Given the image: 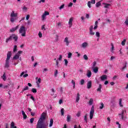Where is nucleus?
<instances>
[{
	"mask_svg": "<svg viewBox=\"0 0 128 128\" xmlns=\"http://www.w3.org/2000/svg\"><path fill=\"white\" fill-rule=\"evenodd\" d=\"M18 48V46H16V45H15L14 46V50H13V52H16V48Z\"/></svg>",
	"mask_w": 128,
	"mask_h": 128,
	"instance_id": "46",
	"label": "nucleus"
},
{
	"mask_svg": "<svg viewBox=\"0 0 128 128\" xmlns=\"http://www.w3.org/2000/svg\"><path fill=\"white\" fill-rule=\"evenodd\" d=\"M73 20H74V18L72 17L70 18L69 22H68L69 28H72V26Z\"/></svg>",
	"mask_w": 128,
	"mask_h": 128,
	"instance_id": "8",
	"label": "nucleus"
},
{
	"mask_svg": "<svg viewBox=\"0 0 128 128\" xmlns=\"http://www.w3.org/2000/svg\"><path fill=\"white\" fill-rule=\"evenodd\" d=\"M58 70H56L54 74V76L55 77L58 76Z\"/></svg>",
	"mask_w": 128,
	"mask_h": 128,
	"instance_id": "42",
	"label": "nucleus"
},
{
	"mask_svg": "<svg viewBox=\"0 0 128 128\" xmlns=\"http://www.w3.org/2000/svg\"><path fill=\"white\" fill-rule=\"evenodd\" d=\"M52 124H54V119L51 118L50 120V124L49 126L50 128H52Z\"/></svg>",
	"mask_w": 128,
	"mask_h": 128,
	"instance_id": "22",
	"label": "nucleus"
},
{
	"mask_svg": "<svg viewBox=\"0 0 128 128\" xmlns=\"http://www.w3.org/2000/svg\"><path fill=\"white\" fill-rule=\"evenodd\" d=\"M96 61H94V62H93L92 68H96Z\"/></svg>",
	"mask_w": 128,
	"mask_h": 128,
	"instance_id": "47",
	"label": "nucleus"
},
{
	"mask_svg": "<svg viewBox=\"0 0 128 128\" xmlns=\"http://www.w3.org/2000/svg\"><path fill=\"white\" fill-rule=\"evenodd\" d=\"M38 36H39V38H42V32H39Z\"/></svg>",
	"mask_w": 128,
	"mask_h": 128,
	"instance_id": "55",
	"label": "nucleus"
},
{
	"mask_svg": "<svg viewBox=\"0 0 128 128\" xmlns=\"http://www.w3.org/2000/svg\"><path fill=\"white\" fill-rule=\"evenodd\" d=\"M44 26L45 25H43L42 27V30H46V28H44Z\"/></svg>",
	"mask_w": 128,
	"mask_h": 128,
	"instance_id": "64",
	"label": "nucleus"
},
{
	"mask_svg": "<svg viewBox=\"0 0 128 128\" xmlns=\"http://www.w3.org/2000/svg\"><path fill=\"white\" fill-rule=\"evenodd\" d=\"M126 112V110H123L121 114H119L118 116L120 118H121L122 120H124V114Z\"/></svg>",
	"mask_w": 128,
	"mask_h": 128,
	"instance_id": "6",
	"label": "nucleus"
},
{
	"mask_svg": "<svg viewBox=\"0 0 128 128\" xmlns=\"http://www.w3.org/2000/svg\"><path fill=\"white\" fill-rule=\"evenodd\" d=\"M10 128H17L16 126H14V122H12L10 124Z\"/></svg>",
	"mask_w": 128,
	"mask_h": 128,
	"instance_id": "27",
	"label": "nucleus"
},
{
	"mask_svg": "<svg viewBox=\"0 0 128 128\" xmlns=\"http://www.w3.org/2000/svg\"><path fill=\"white\" fill-rule=\"evenodd\" d=\"M20 58V54H17L13 57V60H18Z\"/></svg>",
	"mask_w": 128,
	"mask_h": 128,
	"instance_id": "21",
	"label": "nucleus"
},
{
	"mask_svg": "<svg viewBox=\"0 0 128 128\" xmlns=\"http://www.w3.org/2000/svg\"><path fill=\"white\" fill-rule=\"evenodd\" d=\"M19 32L20 34H22V36H26V27L24 26H21L19 30Z\"/></svg>",
	"mask_w": 128,
	"mask_h": 128,
	"instance_id": "3",
	"label": "nucleus"
},
{
	"mask_svg": "<svg viewBox=\"0 0 128 128\" xmlns=\"http://www.w3.org/2000/svg\"><path fill=\"white\" fill-rule=\"evenodd\" d=\"M84 120H85L86 124H88V114H86L84 116Z\"/></svg>",
	"mask_w": 128,
	"mask_h": 128,
	"instance_id": "29",
	"label": "nucleus"
},
{
	"mask_svg": "<svg viewBox=\"0 0 128 128\" xmlns=\"http://www.w3.org/2000/svg\"><path fill=\"white\" fill-rule=\"evenodd\" d=\"M70 118H70V115H68L67 116V122H70Z\"/></svg>",
	"mask_w": 128,
	"mask_h": 128,
	"instance_id": "37",
	"label": "nucleus"
},
{
	"mask_svg": "<svg viewBox=\"0 0 128 128\" xmlns=\"http://www.w3.org/2000/svg\"><path fill=\"white\" fill-rule=\"evenodd\" d=\"M100 80H102V82H104V80H108V76L106 75H102L100 76Z\"/></svg>",
	"mask_w": 128,
	"mask_h": 128,
	"instance_id": "9",
	"label": "nucleus"
},
{
	"mask_svg": "<svg viewBox=\"0 0 128 128\" xmlns=\"http://www.w3.org/2000/svg\"><path fill=\"white\" fill-rule=\"evenodd\" d=\"M62 58V55H60V57L58 58V60H61Z\"/></svg>",
	"mask_w": 128,
	"mask_h": 128,
	"instance_id": "57",
	"label": "nucleus"
},
{
	"mask_svg": "<svg viewBox=\"0 0 128 128\" xmlns=\"http://www.w3.org/2000/svg\"><path fill=\"white\" fill-rule=\"evenodd\" d=\"M126 64H128V62H125V65L123 68H122V70H124V68H126Z\"/></svg>",
	"mask_w": 128,
	"mask_h": 128,
	"instance_id": "40",
	"label": "nucleus"
},
{
	"mask_svg": "<svg viewBox=\"0 0 128 128\" xmlns=\"http://www.w3.org/2000/svg\"><path fill=\"white\" fill-rule=\"evenodd\" d=\"M87 76L88 78H90L92 76V72L90 70L87 71Z\"/></svg>",
	"mask_w": 128,
	"mask_h": 128,
	"instance_id": "19",
	"label": "nucleus"
},
{
	"mask_svg": "<svg viewBox=\"0 0 128 128\" xmlns=\"http://www.w3.org/2000/svg\"><path fill=\"white\" fill-rule=\"evenodd\" d=\"M126 42V39H124L123 41H122L121 42L122 46H125Z\"/></svg>",
	"mask_w": 128,
	"mask_h": 128,
	"instance_id": "39",
	"label": "nucleus"
},
{
	"mask_svg": "<svg viewBox=\"0 0 128 128\" xmlns=\"http://www.w3.org/2000/svg\"><path fill=\"white\" fill-rule=\"evenodd\" d=\"M11 22H14L15 20H16V18L12 17L10 20Z\"/></svg>",
	"mask_w": 128,
	"mask_h": 128,
	"instance_id": "30",
	"label": "nucleus"
},
{
	"mask_svg": "<svg viewBox=\"0 0 128 128\" xmlns=\"http://www.w3.org/2000/svg\"><path fill=\"white\" fill-rule=\"evenodd\" d=\"M80 93H78L76 95V102H78V101L80 100Z\"/></svg>",
	"mask_w": 128,
	"mask_h": 128,
	"instance_id": "23",
	"label": "nucleus"
},
{
	"mask_svg": "<svg viewBox=\"0 0 128 128\" xmlns=\"http://www.w3.org/2000/svg\"><path fill=\"white\" fill-rule=\"evenodd\" d=\"M124 24H126V26H128V19H126L125 22H124Z\"/></svg>",
	"mask_w": 128,
	"mask_h": 128,
	"instance_id": "56",
	"label": "nucleus"
},
{
	"mask_svg": "<svg viewBox=\"0 0 128 128\" xmlns=\"http://www.w3.org/2000/svg\"><path fill=\"white\" fill-rule=\"evenodd\" d=\"M102 6V3H100V2H98L96 4V8H98Z\"/></svg>",
	"mask_w": 128,
	"mask_h": 128,
	"instance_id": "28",
	"label": "nucleus"
},
{
	"mask_svg": "<svg viewBox=\"0 0 128 128\" xmlns=\"http://www.w3.org/2000/svg\"><path fill=\"white\" fill-rule=\"evenodd\" d=\"M18 28V26H17L16 27L12 28L10 30V32H14Z\"/></svg>",
	"mask_w": 128,
	"mask_h": 128,
	"instance_id": "12",
	"label": "nucleus"
},
{
	"mask_svg": "<svg viewBox=\"0 0 128 128\" xmlns=\"http://www.w3.org/2000/svg\"><path fill=\"white\" fill-rule=\"evenodd\" d=\"M22 114L23 116V118H24V120H26V118H28V116H26V114L24 111L22 110Z\"/></svg>",
	"mask_w": 128,
	"mask_h": 128,
	"instance_id": "20",
	"label": "nucleus"
},
{
	"mask_svg": "<svg viewBox=\"0 0 128 128\" xmlns=\"http://www.w3.org/2000/svg\"><path fill=\"white\" fill-rule=\"evenodd\" d=\"M102 4H104L105 8H108V6H110V4L102 3Z\"/></svg>",
	"mask_w": 128,
	"mask_h": 128,
	"instance_id": "17",
	"label": "nucleus"
},
{
	"mask_svg": "<svg viewBox=\"0 0 128 128\" xmlns=\"http://www.w3.org/2000/svg\"><path fill=\"white\" fill-rule=\"evenodd\" d=\"M14 82H10L9 84L8 85H5L4 86V88H8L10 86H14Z\"/></svg>",
	"mask_w": 128,
	"mask_h": 128,
	"instance_id": "10",
	"label": "nucleus"
},
{
	"mask_svg": "<svg viewBox=\"0 0 128 128\" xmlns=\"http://www.w3.org/2000/svg\"><path fill=\"white\" fill-rule=\"evenodd\" d=\"M92 69L93 70V72L95 73V74H98V68L96 67H94V68H92Z\"/></svg>",
	"mask_w": 128,
	"mask_h": 128,
	"instance_id": "16",
	"label": "nucleus"
},
{
	"mask_svg": "<svg viewBox=\"0 0 128 128\" xmlns=\"http://www.w3.org/2000/svg\"><path fill=\"white\" fill-rule=\"evenodd\" d=\"M12 56V52L8 51L7 54V58L6 60V62L4 64V68H10V60Z\"/></svg>",
	"mask_w": 128,
	"mask_h": 128,
	"instance_id": "1",
	"label": "nucleus"
},
{
	"mask_svg": "<svg viewBox=\"0 0 128 128\" xmlns=\"http://www.w3.org/2000/svg\"><path fill=\"white\" fill-rule=\"evenodd\" d=\"M34 118H32L30 119V124H34Z\"/></svg>",
	"mask_w": 128,
	"mask_h": 128,
	"instance_id": "48",
	"label": "nucleus"
},
{
	"mask_svg": "<svg viewBox=\"0 0 128 128\" xmlns=\"http://www.w3.org/2000/svg\"><path fill=\"white\" fill-rule=\"evenodd\" d=\"M100 110H102L104 108V103H100Z\"/></svg>",
	"mask_w": 128,
	"mask_h": 128,
	"instance_id": "45",
	"label": "nucleus"
},
{
	"mask_svg": "<svg viewBox=\"0 0 128 128\" xmlns=\"http://www.w3.org/2000/svg\"><path fill=\"white\" fill-rule=\"evenodd\" d=\"M94 104V99L92 98H90V100H89L88 104L90 106H92Z\"/></svg>",
	"mask_w": 128,
	"mask_h": 128,
	"instance_id": "26",
	"label": "nucleus"
},
{
	"mask_svg": "<svg viewBox=\"0 0 128 128\" xmlns=\"http://www.w3.org/2000/svg\"><path fill=\"white\" fill-rule=\"evenodd\" d=\"M94 106H92L91 108L90 114V120H92V118H94Z\"/></svg>",
	"mask_w": 128,
	"mask_h": 128,
	"instance_id": "4",
	"label": "nucleus"
},
{
	"mask_svg": "<svg viewBox=\"0 0 128 128\" xmlns=\"http://www.w3.org/2000/svg\"><path fill=\"white\" fill-rule=\"evenodd\" d=\"M90 4H91L90 1H88V6L90 8H92V6H90Z\"/></svg>",
	"mask_w": 128,
	"mask_h": 128,
	"instance_id": "50",
	"label": "nucleus"
},
{
	"mask_svg": "<svg viewBox=\"0 0 128 128\" xmlns=\"http://www.w3.org/2000/svg\"><path fill=\"white\" fill-rule=\"evenodd\" d=\"M3 80H4L5 82V80H6V73H4L3 76H2Z\"/></svg>",
	"mask_w": 128,
	"mask_h": 128,
	"instance_id": "31",
	"label": "nucleus"
},
{
	"mask_svg": "<svg viewBox=\"0 0 128 128\" xmlns=\"http://www.w3.org/2000/svg\"><path fill=\"white\" fill-rule=\"evenodd\" d=\"M24 72H22L20 75V76H24Z\"/></svg>",
	"mask_w": 128,
	"mask_h": 128,
	"instance_id": "63",
	"label": "nucleus"
},
{
	"mask_svg": "<svg viewBox=\"0 0 128 128\" xmlns=\"http://www.w3.org/2000/svg\"><path fill=\"white\" fill-rule=\"evenodd\" d=\"M72 2H70L69 4L68 5V8H72Z\"/></svg>",
	"mask_w": 128,
	"mask_h": 128,
	"instance_id": "54",
	"label": "nucleus"
},
{
	"mask_svg": "<svg viewBox=\"0 0 128 128\" xmlns=\"http://www.w3.org/2000/svg\"><path fill=\"white\" fill-rule=\"evenodd\" d=\"M110 102H111V104H114V102H115L114 99L112 100H111Z\"/></svg>",
	"mask_w": 128,
	"mask_h": 128,
	"instance_id": "59",
	"label": "nucleus"
},
{
	"mask_svg": "<svg viewBox=\"0 0 128 128\" xmlns=\"http://www.w3.org/2000/svg\"><path fill=\"white\" fill-rule=\"evenodd\" d=\"M111 46H112L111 52H113V50H114V44L111 43Z\"/></svg>",
	"mask_w": 128,
	"mask_h": 128,
	"instance_id": "35",
	"label": "nucleus"
},
{
	"mask_svg": "<svg viewBox=\"0 0 128 128\" xmlns=\"http://www.w3.org/2000/svg\"><path fill=\"white\" fill-rule=\"evenodd\" d=\"M76 116H78V118H80V112H78L77 113V114H76Z\"/></svg>",
	"mask_w": 128,
	"mask_h": 128,
	"instance_id": "51",
	"label": "nucleus"
},
{
	"mask_svg": "<svg viewBox=\"0 0 128 128\" xmlns=\"http://www.w3.org/2000/svg\"><path fill=\"white\" fill-rule=\"evenodd\" d=\"M92 30H94V26H92L90 27V36H94V32H92Z\"/></svg>",
	"mask_w": 128,
	"mask_h": 128,
	"instance_id": "7",
	"label": "nucleus"
},
{
	"mask_svg": "<svg viewBox=\"0 0 128 128\" xmlns=\"http://www.w3.org/2000/svg\"><path fill=\"white\" fill-rule=\"evenodd\" d=\"M58 26H62V22H59L58 24H57Z\"/></svg>",
	"mask_w": 128,
	"mask_h": 128,
	"instance_id": "58",
	"label": "nucleus"
},
{
	"mask_svg": "<svg viewBox=\"0 0 128 128\" xmlns=\"http://www.w3.org/2000/svg\"><path fill=\"white\" fill-rule=\"evenodd\" d=\"M29 88H28V86H26L25 88H24L22 90V91L21 92H24L25 90H28Z\"/></svg>",
	"mask_w": 128,
	"mask_h": 128,
	"instance_id": "24",
	"label": "nucleus"
},
{
	"mask_svg": "<svg viewBox=\"0 0 128 128\" xmlns=\"http://www.w3.org/2000/svg\"><path fill=\"white\" fill-rule=\"evenodd\" d=\"M64 61L65 62V64H64L65 66H68V60H66V59H64Z\"/></svg>",
	"mask_w": 128,
	"mask_h": 128,
	"instance_id": "44",
	"label": "nucleus"
},
{
	"mask_svg": "<svg viewBox=\"0 0 128 128\" xmlns=\"http://www.w3.org/2000/svg\"><path fill=\"white\" fill-rule=\"evenodd\" d=\"M88 46V42H84L82 44L81 46H82V48H86V46Z\"/></svg>",
	"mask_w": 128,
	"mask_h": 128,
	"instance_id": "14",
	"label": "nucleus"
},
{
	"mask_svg": "<svg viewBox=\"0 0 128 128\" xmlns=\"http://www.w3.org/2000/svg\"><path fill=\"white\" fill-rule=\"evenodd\" d=\"M18 38V36L16 34H12L11 36H10L9 38H7L6 40V42L8 43V42L14 40L15 42H16Z\"/></svg>",
	"mask_w": 128,
	"mask_h": 128,
	"instance_id": "2",
	"label": "nucleus"
},
{
	"mask_svg": "<svg viewBox=\"0 0 128 128\" xmlns=\"http://www.w3.org/2000/svg\"><path fill=\"white\" fill-rule=\"evenodd\" d=\"M30 14H28V15H27L26 16V20H28V19L30 18Z\"/></svg>",
	"mask_w": 128,
	"mask_h": 128,
	"instance_id": "60",
	"label": "nucleus"
},
{
	"mask_svg": "<svg viewBox=\"0 0 128 128\" xmlns=\"http://www.w3.org/2000/svg\"><path fill=\"white\" fill-rule=\"evenodd\" d=\"M32 92H34V94H36V89L34 88H32Z\"/></svg>",
	"mask_w": 128,
	"mask_h": 128,
	"instance_id": "49",
	"label": "nucleus"
},
{
	"mask_svg": "<svg viewBox=\"0 0 128 128\" xmlns=\"http://www.w3.org/2000/svg\"><path fill=\"white\" fill-rule=\"evenodd\" d=\"M122 98H120L119 100V104H120V106L122 108L123 106H122Z\"/></svg>",
	"mask_w": 128,
	"mask_h": 128,
	"instance_id": "32",
	"label": "nucleus"
},
{
	"mask_svg": "<svg viewBox=\"0 0 128 128\" xmlns=\"http://www.w3.org/2000/svg\"><path fill=\"white\" fill-rule=\"evenodd\" d=\"M50 14V12L46 11L42 15V20H46V16H48Z\"/></svg>",
	"mask_w": 128,
	"mask_h": 128,
	"instance_id": "5",
	"label": "nucleus"
},
{
	"mask_svg": "<svg viewBox=\"0 0 128 128\" xmlns=\"http://www.w3.org/2000/svg\"><path fill=\"white\" fill-rule=\"evenodd\" d=\"M72 84H73V88H76V82H74V80H72Z\"/></svg>",
	"mask_w": 128,
	"mask_h": 128,
	"instance_id": "36",
	"label": "nucleus"
},
{
	"mask_svg": "<svg viewBox=\"0 0 128 128\" xmlns=\"http://www.w3.org/2000/svg\"><path fill=\"white\" fill-rule=\"evenodd\" d=\"M64 8V4H62L60 7H59L60 10H62Z\"/></svg>",
	"mask_w": 128,
	"mask_h": 128,
	"instance_id": "52",
	"label": "nucleus"
},
{
	"mask_svg": "<svg viewBox=\"0 0 128 128\" xmlns=\"http://www.w3.org/2000/svg\"><path fill=\"white\" fill-rule=\"evenodd\" d=\"M92 88V80H90L87 83V88Z\"/></svg>",
	"mask_w": 128,
	"mask_h": 128,
	"instance_id": "13",
	"label": "nucleus"
},
{
	"mask_svg": "<svg viewBox=\"0 0 128 128\" xmlns=\"http://www.w3.org/2000/svg\"><path fill=\"white\" fill-rule=\"evenodd\" d=\"M84 79L81 80L80 81V84H81V86H84Z\"/></svg>",
	"mask_w": 128,
	"mask_h": 128,
	"instance_id": "34",
	"label": "nucleus"
},
{
	"mask_svg": "<svg viewBox=\"0 0 128 128\" xmlns=\"http://www.w3.org/2000/svg\"><path fill=\"white\" fill-rule=\"evenodd\" d=\"M72 54L70 52H69L68 56V58H72Z\"/></svg>",
	"mask_w": 128,
	"mask_h": 128,
	"instance_id": "41",
	"label": "nucleus"
},
{
	"mask_svg": "<svg viewBox=\"0 0 128 128\" xmlns=\"http://www.w3.org/2000/svg\"><path fill=\"white\" fill-rule=\"evenodd\" d=\"M48 68H44L43 70V72H48Z\"/></svg>",
	"mask_w": 128,
	"mask_h": 128,
	"instance_id": "61",
	"label": "nucleus"
},
{
	"mask_svg": "<svg viewBox=\"0 0 128 128\" xmlns=\"http://www.w3.org/2000/svg\"><path fill=\"white\" fill-rule=\"evenodd\" d=\"M64 42L66 43V46H68L70 44V42H68V37L65 38L64 40Z\"/></svg>",
	"mask_w": 128,
	"mask_h": 128,
	"instance_id": "15",
	"label": "nucleus"
},
{
	"mask_svg": "<svg viewBox=\"0 0 128 128\" xmlns=\"http://www.w3.org/2000/svg\"><path fill=\"white\" fill-rule=\"evenodd\" d=\"M18 16V13H14V11H12V12L10 14L11 18H16Z\"/></svg>",
	"mask_w": 128,
	"mask_h": 128,
	"instance_id": "11",
	"label": "nucleus"
},
{
	"mask_svg": "<svg viewBox=\"0 0 128 128\" xmlns=\"http://www.w3.org/2000/svg\"><path fill=\"white\" fill-rule=\"evenodd\" d=\"M96 36H97V38H100V32H96Z\"/></svg>",
	"mask_w": 128,
	"mask_h": 128,
	"instance_id": "43",
	"label": "nucleus"
},
{
	"mask_svg": "<svg viewBox=\"0 0 128 128\" xmlns=\"http://www.w3.org/2000/svg\"><path fill=\"white\" fill-rule=\"evenodd\" d=\"M102 86L101 85V84H100L99 86L97 89V92H102Z\"/></svg>",
	"mask_w": 128,
	"mask_h": 128,
	"instance_id": "18",
	"label": "nucleus"
},
{
	"mask_svg": "<svg viewBox=\"0 0 128 128\" xmlns=\"http://www.w3.org/2000/svg\"><path fill=\"white\" fill-rule=\"evenodd\" d=\"M114 58H116V57H114V56H112L110 58V60H114Z\"/></svg>",
	"mask_w": 128,
	"mask_h": 128,
	"instance_id": "62",
	"label": "nucleus"
},
{
	"mask_svg": "<svg viewBox=\"0 0 128 128\" xmlns=\"http://www.w3.org/2000/svg\"><path fill=\"white\" fill-rule=\"evenodd\" d=\"M60 112H61L62 116H64V108H62L61 109Z\"/></svg>",
	"mask_w": 128,
	"mask_h": 128,
	"instance_id": "33",
	"label": "nucleus"
},
{
	"mask_svg": "<svg viewBox=\"0 0 128 128\" xmlns=\"http://www.w3.org/2000/svg\"><path fill=\"white\" fill-rule=\"evenodd\" d=\"M90 4H96V0H91Z\"/></svg>",
	"mask_w": 128,
	"mask_h": 128,
	"instance_id": "53",
	"label": "nucleus"
},
{
	"mask_svg": "<svg viewBox=\"0 0 128 128\" xmlns=\"http://www.w3.org/2000/svg\"><path fill=\"white\" fill-rule=\"evenodd\" d=\"M83 58L85 60H88V56H86V54H84Z\"/></svg>",
	"mask_w": 128,
	"mask_h": 128,
	"instance_id": "38",
	"label": "nucleus"
},
{
	"mask_svg": "<svg viewBox=\"0 0 128 128\" xmlns=\"http://www.w3.org/2000/svg\"><path fill=\"white\" fill-rule=\"evenodd\" d=\"M26 96H30V98L31 100H33V102H34V100H34V96H32L31 94H27Z\"/></svg>",
	"mask_w": 128,
	"mask_h": 128,
	"instance_id": "25",
	"label": "nucleus"
}]
</instances>
